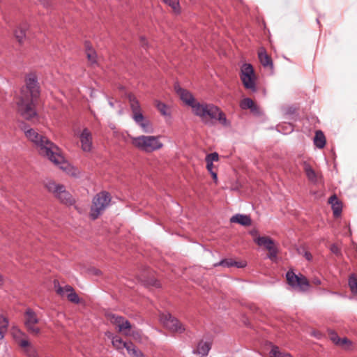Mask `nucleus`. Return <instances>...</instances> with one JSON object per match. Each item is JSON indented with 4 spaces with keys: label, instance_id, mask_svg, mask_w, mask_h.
<instances>
[{
    "label": "nucleus",
    "instance_id": "obj_8",
    "mask_svg": "<svg viewBox=\"0 0 357 357\" xmlns=\"http://www.w3.org/2000/svg\"><path fill=\"white\" fill-rule=\"evenodd\" d=\"M286 278L291 287L298 289L301 291H306L310 287L308 280L302 274L296 275L293 271H289L286 273Z\"/></svg>",
    "mask_w": 357,
    "mask_h": 357
},
{
    "label": "nucleus",
    "instance_id": "obj_33",
    "mask_svg": "<svg viewBox=\"0 0 357 357\" xmlns=\"http://www.w3.org/2000/svg\"><path fill=\"white\" fill-rule=\"evenodd\" d=\"M164 3L169 5L175 12L180 10V4L178 0H163Z\"/></svg>",
    "mask_w": 357,
    "mask_h": 357
},
{
    "label": "nucleus",
    "instance_id": "obj_9",
    "mask_svg": "<svg viewBox=\"0 0 357 357\" xmlns=\"http://www.w3.org/2000/svg\"><path fill=\"white\" fill-rule=\"evenodd\" d=\"M160 321L165 328L172 332L181 333L185 330L183 324L170 314H162L160 316Z\"/></svg>",
    "mask_w": 357,
    "mask_h": 357
},
{
    "label": "nucleus",
    "instance_id": "obj_13",
    "mask_svg": "<svg viewBox=\"0 0 357 357\" xmlns=\"http://www.w3.org/2000/svg\"><path fill=\"white\" fill-rule=\"evenodd\" d=\"M132 119L144 132L152 133L153 132V128L150 121L146 119L142 114H138L135 116H132Z\"/></svg>",
    "mask_w": 357,
    "mask_h": 357
},
{
    "label": "nucleus",
    "instance_id": "obj_18",
    "mask_svg": "<svg viewBox=\"0 0 357 357\" xmlns=\"http://www.w3.org/2000/svg\"><path fill=\"white\" fill-rule=\"evenodd\" d=\"M28 25L24 22L19 25L15 30V36L20 44L23 43L24 39L26 37V31Z\"/></svg>",
    "mask_w": 357,
    "mask_h": 357
},
{
    "label": "nucleus",
    "instance_id": "obj_53",
    "mask_svg": "<svg viewBox=\"0 0 357 357\" xmlns=\"http://www.w3.org/2000/svg\"><path fill=\"white\" fill-rule=\"evenodd\" d=\"M3 276L0 274V286L3 284Z\"/></svg>",
    "mask_w": 357,
    "mask_h": 357
},
{
    "label": "nucleus",
    "instance_id": "obj_26",
    "mask_svg": "<svg viewBox=\"0 0 357 357\" xmlns=\"http://www.w3.org/2000/svg\"><path fill=\"white\" fill-rule=\"evenodd\" d=\"M126 350L129 355L132 357H144L143 353L139 350L131 342H129Z\"/></svg>",
    "mask_w": 357,
    "mask_h": 357
},
{
    "label": "nucleus",
    "instance_id": "obj_38",
    "mask_svg": "<svg viewBox=\"0 0 357 357\" xmlns=\"http://www.w3.org/2000/svg\"><path fill=\"white\" fill-rule=\"evenodd\" d=\"M156 107L162 115H167V106L165 104L158 102L156 105Z\"/></svg>",
    "mask_w": 357,
    "mask_h": 357
},
{
    "label": "nucleus",
    "instance_id": "obj_11",
    "mask_svg": "<svg viewBox=\"0 0 357 357\" xmlns=\"http://www.w3.org/2000/svg\"><path fill=\"white\" fill-rule=\"evenodd\" d=\"M174 90L176 93L179 96L180 98L188 105L192 108V105L197 103L192 93L188 91L181 88L179 84H176L174 85Z\"/></svg>",
    "mask_w": 357,
    "mask_h": 357
},
{
    "label": "nucleus",
    "instance_id": "obj_47",
    "mask_svg": "<svg viewBox=\"0 0 357 357\" xmlns=\"http://www.w3.org/2000/svg\"><path fill=\"white\" fill-rule=\"evenodd\" d=\"M45 7L50 6V0H38Z\"/></svg>",
    "mask_w": 357,
    "mask_h": 357
},
{
    "label": "nucleus",
    "instance_id": "obj_23",
    "mask_svg": "<svg viewBox=\"0 0 357 357\" xmlns=\"http://www.w3.org/2000/svg\"><path fill=\"white\" fill-rule=\"evenodd\" d=\"M259 59L264 67H269L271 69H273V64L272 59L266 52H259Z\"/></svg>",
    "mask_w": 357,
    "mask_h": 357
},
{
    "label": "nucleus",
    "instance_id": "obj_48",
    "mask_svg": "<svg viewBox=\"0 0 357 357\" xmlns=\"http://www.w3.org/2000/svg\"><path fill=\"white\" fill-rule=\"evenodd\" d=\"M206 168L209 172H213V164L209 162H206Z\"/></svg>",
    "mask_w": 357,
    "mask_h": 357
},
{
    "label": "nucleus",
    "instance_id": "obj_4",
    "mask_svg": "<svg viewBox=\"0 0 357 357\" xmlns=\"http://www.w3.org/2000/svg\"><path fill=\"white\" fill-rule=\"evenodd\" d=\"M192 112L195 115L199 116L202 121L208 126L214 125V119L218 112V107L208 103H200L192 105Z\"/></svg>",
    "mask_w": 357,
    "mask_h": 357
},
{
    "label": "nucleus",
    "instance_id": "obj_27",
    "mask_svg": "<svg viewBox=\"0 0 357 357\" xmlns=\"http://www.w3.org/2000/svg\"><path fill=\"white\" fill-rule=\"evenodd\" d=\"M8 320L6 317L0 316V340L3 338L4 335L8 330Z\"/></svg>",
    "mask_w": 357,
    "mask_h": 357
},
{
    "label": "nucleus",
    "instance_id": "obj_21",
    "mask_svg": "<svg viewBox=\"0 0 357 357\" xmlns=\"http://www.w3.org/2000/svg\"><path fill=\"white\" fill-rule=\"evenodd\" d=\"M128 100L132 112V116H135L138 114H142L141 112L140 105L136 98L133 95H129Z\"/></svg>",
    "mask_w": 357,
    "mask_h": 357
},
{
    "label": "nucleus",
    "instance_id": "obj_54",
    "mask_svg": "<svg viewBox=\"0 0 357 357\" xmlns=\"http://www.w3.org/2000/svg\"><path fill=\"white\" fill-rule=\"evenodd\" d=\"M288 127H289L288 132H291L293 130L292 126L291 125H289Z\"/></svg>",
    "mask_w": 357,
    "mask_h": 357
},
{
    "label": "nucleus",
    "instance_id": "obj_22",
    "mask_svg": "<svg viewBox=\"0 0 357 357\" xmlns=\"http://www.w3.org/2000/svg\"><path fill=\"white\" fill-rule=\"evenodd\" d=\"M225 266V267L236 266L238 268H243L245 265V264H243L241 262H238V261H234L231 259H225L215 264V266Z\"/></svg>",
    "mask_w": 357,
    "mask_h": 357
},
{
    "label": "nucleus",
    "instance_id": "obj_10",
    "mask_svg": "<svg viewBox=\"0 0 357 357\" xmlns=\"http://www.w3.org/2000/svg\"><path fill=\"white\" fill-rule=\"evenodd\" d=\"M24 316V324L27 331L33 335L39 334L40 333V329L35 326L38 323L39 319L35 312L33 310L28 308L25 312Z\"/></svg>",
    "mask_w": 357,
    "mask_h": 357
},
{
    "label": "nucleus",
    "instance_id": "obj_19",
    "mask_svg": "<svg viewBox=\"0 0 357 357\" xmlns=\"http://www.w3.org/2000/svg\"><path fill=\"white\" fill-rule=\"evenodd\" d=\"M211 348V345L209 342L202 340L198 343L197 349L194 353L198 354L202 356H206Z\"/></svg>",
    "mask_w": 357,
    "mask_h": 357
},
{
    "label": "nucleus",
    "instance_id": "obj_14",
    "mask_svg": "<svg viewBox=\"0 0 357 357\" xmlns=\"http://www.w3.org/2000/svg\"><path fill=\"white\" fill-rule=\"evenodd\" d=\"M19 344L28 357H39L36 348L28 340H22L20 341Z\"/></svg>",
    "mask_w": 357,
    "mask_h": 357
},
{
    "label": "nucleus",
    "instance_id": "obj_34",
    "mask_svg": "<svg viewBox=\"0 0 357 357\" xmlns=\"http://www.w3.org/2000/svg\"><path fill=\"white\" fill-rule=\"evenodd\" d=\"M218 159H219V155H218V153H216V152L209 153L206 156V162H209L211 163H213V162L218 161Z\"/></svg>",
    "mask_w": 357,
    "mask_h": 357
},
{
    "label": "nucleus",
    "instance_id": "obj_29",
    "mask_svg": "<svg viewBox=\"0 0 357 357\" xmlns=\"http://www.w3.org/2000/svg\"><path fill=\"white\" fill-rule=\"evenodd\" d=\"M217 120L219 121V122L225 126H229V123L225 114L219 108L218 112L215 116L214 121Z\"/></svg>",
    "mask_w": 357,
    "mask_h": 357
},
{
    "label": "nucleus",
    "instance_id": "obj_12",
    "mask_svg": "<svg viewBox=\"0 0 357 357\" xmlns=\"http://www.w3.org/2000/svg\"><path fill=\"white\" fill-rule=\"evenodd\" d=\"M82 149L89 152L92 149V135L88 128H84L79 135Z\"/></svg>",
    "mask_w": 357,
    "mask_h": 357
},
{
    "label": "nucleus",
    "instance_id": "obj_7",
    "mask_svg": "<svg viewBox=\"0 0 357 357\" xmlns=\"http://www.w3.org/2000/svg\"><path fill=\"white\" fill-rule=\"evenodd\" d=\"M45 187L49 192L53 193L63 204L67 205L74 204L75 200L73 197L66 190L63 185L56 184L53 181H48L45 183Z\"/></svg>",
    "mask_w": 357,
    "mask_h": 357
},
{
    "label": "nucleus",
    "instance_id": "obj_3",
    "mask_svg": "<svg viewBox=\"0 0 357 357\" xmlns=\"http://www.w3.org/2000/svg\"><path fill=\"white\" fill-rule=\"evenodd\" d=\"M131 144L139 150L146 153L155 151L163 146L160 137L153 135L131 137Z\"/></svg>",
    "mask_w": 357,
    "mask_h": 357
},
{
    "label": "nucleus",
    "instance_id": "obj_43",
    "mask_svg": "<svg viewBox=\"0 0 357 357\" xmlns=\"http://www.w3.org/2000/svg\"><path fill=\"white\" fill-rule=\"evenodd\" d=\"M147 284L150 285V286L155 287H160V282L158 280H157L156 279H155V278H150L147 281Z\"/></svg>",
    "mask_w": 357,
    "mask_h": 357
},
{
    "label": "nucleus",
    "instance_id": "obj_44",
    "mask_svg": "<svg viewBox=\"0 0 357 357\" xmlns=\"http://www.w3.org/2000/svg\"><path fill=\"white\" fill-rule=\"evenodd\" d=\"M300 253L303 254L307 261H311L312 259V256L311 253L309 252L308 251L305 250V249H303L302 252L300 251Z\"/></svg>",
    "mask_w": 357,
    "mask_h": 357
},
{
    "label": "nucleus",
    "instance_id": "obj_42",
    "mask_svg": "<svg viewBox=\"0 0 357 357\" xmlns=\"http://www.w3.org/2000/svg\"><path fill=\"white\" fill-rule=\"evenodd\" d=\"M330 250L333 254L338 257L342 255L341 250L336 244H332L330 247Z\"/></svg>",
    "mask_w": 357,
    "mask_h": 357
},
{
    "label": "nucleus",
    "instance_id": "obj_56",
    "mask_svg": "<svg viewBox=\"0 0 357 357\" xmlns=\"http://www.w3.org/2000/svg\"><path fill=\"white\" fill-rule=\"evenodd\" d=\"M331 294H336L337 293L336 292H332V291H330Z\"/></svg>",
    "mask_w": 357,
    "mask_h": 357
},
{
    "label": "nucleus",
    "instance_id": "obj_24",
    "mask_svg": "<svg viewBox=\"0 0 357 357\" xmlns=\"http://www.w3.org/2000/svg\"><path fill=\"white\" fill-rule=\"evenodd\" d=\"M314 144L319 148L322 149L326 144V138L324 133L321 130H317L314 137Z\"/></svg>",
    "mask_w": 357,
    "mask_h": 357
},
{
    "label": "nucleus",
    "instance_id": "obj_35",
    "mask_svg": "<svg viewBox=\"0 0 357 357\" xmlns=\"http://www.w3.org/2000/svg\"><path fill=\"white\" fill-rule=\"evenodd\" d=\"M124 319L125 318L123 317L112 314L111 316L110 320L113 324H116L118 326V328H119V325H121V322L124 320Z\"/></svg>",
    "mask_w": 357,
    "mask_h": 357
},
{
    "label": "nucleus",
    "instance_id": "obj_1",
    "mask_svg": "<svg viewBox=\"0 0 357 357\" xmlns=\"http://www.w3.org/2000/svg\"><path fill=\"white\" fill-rule=\"evenodd\" d=\"M22 129L26 138L33 144L38 153L49 159L60 169L67 171L69 164L65 160L60 153L59 148L47 137L39 134L33 128H28L24 126Z\"/></svg>",
    "mask_w": 357,
    "mask_h": 357
},
{
    "label": "nucleus",
    "instance_id": "obj_51",
    "mask_svg": "<svg viewBox=\"0 0 357 357\" xmlns=\"http://www.w3.org/2000/svg\"><path fill=\"white\" fill-rule=\"evenodd\" d=\"M281 357H293L291 354L287 353H282Z\"/></svg>",
    "mask_w": 357,
    "mask_h": 357
},
{
    "label": "nucleus",
    "instance_id": "obj_15",
    "mask_svg": "<svg viewBox=\"0 0 357 357\" xmlns=\"http://www.w3.org/2000/svg\"><path fill=\"white\" fill-rule=\"evenodd\" d=\"M231 222L238 223L243 226H249L252 223L250 216L243 214H236L230 219Z\"/></svg>",
    "mask_w": 357,
    "mask_h": 357
},
{
    "label": "nucleus",
    "instance_id": "obj_31",
    "mask_svg": "<svg viewBox=\"0 0 357 357\" xmlns=\"http://www.w3.org/2000/svg\"><path fill=\"white\" fill-rule=\"evenodd\" d=\"M349 287L353 294H357V279L354 274L349 278Z\"/></svg>",
    "mask_w": 357,
    "mask_h": 357
},
{
    "label": "nucleus",
    "instance_id": "obj_39",
    "mask_svg": "<svg viewBox=\"0 0 357 357\" xmlns=\"http://www.w3.org/2000/svg\"><path fill=\"white\" fill-rule=\"evenodd\" d=\"M351 344V342L346 337L340 338V341L339 342V346L342 347L344 349H348Z\"/></svg>",
    "mask_w": 357,
    "mask_h": 357
},
{
    "label": "nucleus",
    "instance_id": "obj_5",
    "mask_svg": "<svg viewBox=\"0 0 357 357\" xmlns=\"http://www.w3.org/2000/svg\"><path fill=\"white\" fill-rule=\"evenodd\" d=\"M111 202V196L106 191H102L93 197L90 209V217L92 220L97 219Z\"/></svg>",
    "mask_w": 357,
    "mask_h": 357
},
{
    "label": "nucleus",
    "instance_id": "obj_32",
    "mask_svg": "<svg viewBox=\"0 0 357 357\" xmlns=\"http://www.w3.org/2000/svg\"><path fill=\"white\" fill-rule=\"evenodd\" d=\"M86 55H87L89 61H90L92 64L95 63L96 62V52L89 47L88 44L86 45Z\"/></svg>",
    "mask_w": 357,
    "mask_h": 357
},
{
    "label": "nucleus",
    "instance_id": "obj_46",
    "mask_svg": "<svg viewBox=\"0 0 357 357\" xmlns=\"http://www.w3.org/2000/svg\"><path fill=\"white\" fill-rule=\"evenodd\" d=\"M63 289V293L66 292V293L69 294V293L74 291L73 288L70 285H66Z\"/></svg>",
    "mask_w": 357,
    "mask_h": 357
},
{
    "label": "nucleus",
    "instance_id": "obj_16",
    "mask_svg": "<svg viewBox=\"0 0 357 357\" xmlns=\"http://www.w3.org/2000/svg\"><path fill=\"white\" fill-rule=\"evenodd\" d=\"M328 203L331 204L334 215L340 216L342 213V204L335 195L329 198Z\"/></svg>",
    "mask_w": 357,
    "mask_h": 357
},
{
    "label": "nucleus",
    "instance_id": "obj_30",
    "mask_svg": "<svg viewBox=\"0 0 357 357\" xmlns=\"http://www.w3.org/2000/svg\"><path fill=\"white\" fill-rule=\"evenodd\" d=\"M131 328V324L130 321L126 319L121 322V325H119V331L120 332H123L126 335H130V333L126 330H130Z\"/></svg>",
    "mask_w": 357,
    "mask_h": 357
},
{
    "label": "nucleus",
    "instance_id": "obj_6",
    "mask_svg": "<svg viewBox=\"0 0 357 357\" xmlns=\"http://www.w3.org/2000/svg\"><path fill=\"white\" fill-rule=\"evenodd\" d=\"M241 79L244 87L252 92H256V76L253 67L250 63H244L241 68Z\"/></svg>",
    "mask_w": 357,
    "mask_h": 357
},
{
    "label": "nucleus",
    "instance_id": "obj_36",
    "mask_svg": "<svg viewBox=\"0 0 357 357\" xmlns=\"http://www.w3.org/2000/svg\"><path fill=\"white\" fill-rule=\"evenodd\" d=\"M67 298L72 303H79V296L75 292V291L73 292L68 294H67Z\"/></svg>",
    "mask_w": 357,
    "mask_h": 357
},
{
    "label": "nucleus",
    "instance_id": "obj_55",
    "mask_svg": "<svg viewBox=\"0 0 357 357\" xmlns=\"http://www.w3.org/2000/svg\"><path fill=\"white\" fill-rule=\"evenodd\" d=\"M109 105L112 107H114V102L112 101H109Z\"/></svg>",
    "mask_w": 357,
    "mask_h": 357
},
{
    "label": "nucleus",
    "instance_id": "obj_28",
    "mask_svg": "<svg viewBox=\"0 0 357 357\" xmlns=\"http://www.w3.org/2000/svg\"><path fill=\"white\" fill-rule=\"evenodd\" d=\"M240 107L243 109H250L252 111L255 109V103L250 98L243 99L240 103Z\"/></svg>",
    "mask_w": 357,
    "mask_h": 357
},
{
    "label": "nucleus",
    "instance_id": "obj_20",
    "mask_svg": "<svg viewBox=\"0 0 357 357\" xmlns=\"http://www.w3.org/2000/svg\"><path fill=\"white\" fill-rule=\"evenodd\" d=\"M255 241L258 245L264 246L267 250H271V248L274 246V241L268 236H259Z\"/></svg>",
    "mask_w": 357,
    "mask_h": 357
},
{
    "label": "nucleus",
    "instance_id": "obj_2",
    "mask_svg": "<svg viewBox=\"0 0 357 357\" xmlns=\"http://www.w3.org/2000/svg\"><path fill=\"white\" fill-rule=\"evenodd\" d=\"M40 94L37 77L29 74L26 79V86L22 87L17 101L18 113L26 120H32L37 116L35 101Z\"/></svg>",
    "mask_w": 357,
    "mask_h": 357
},
{
    "label": "nucleus",
    "instance_id": "obj_45",
    "mask_svg": "<svg viewBox=\"0 0 357 357\" xmlns=\"http://www.w3.org/2000/svg\"><path fill=\"white\" fill-rule=\"evenodd\" d=\"M331 340L333 341L334 344L337 345L339 342L340 341V337H339L335 333H333L331 335Z\"/></svg>",
    "mask_w": 357,
    "mask_h": 357
},
{
    "label": "nucleus",
    "instance_id": "obj_52",
    "mask_svg": "<svg viewBox=\"0 0 357 357\" xmlns=\"http://www.w3.org/2000/svg\"><path fill=\"white\" fill-rule=\"evenodd\" d=\"M141 43H142V45L145 46L146 45V40H145V38H141Z\"/></svg>",
    "mask_w": 357,
    "mask_h": 357
},
{
    "label": "nucleus",
    "instance_id": "obj_40",
    "mask_svg": "<svg viewBox=\"0 0 357 357\" xmlns=\"http://www.w3.org/2000/svg\"><path fill=\"white\" fill-rule=\"evenodd\" d=\"M270 354L273 357H281L282 352H281L278 347H273Z\"/></svg>",
    "mask_w": 357,
    "mask_h": 357
},
{
    "label": "nucleus",
    "instance_id": "obj_49",
    "mask_svg": "<svg viewBox=\"0 0 357 357\" xmlns=\"http://www.w3.org/2000/svg\"><path fill=\"white\" fill-rule=\"evenodd\" d=\"M312 282L315 285H319L321 284V281L320 279L315 278L312 280Z\"/></svg>",
    "mask_w": 357,
    "mask_h": 357
},
{
    "label": "nucleus",
    "instance_id": "obj_25",
    "mask_svg": "<svg viewBox=\"0 0 357 357\" xmlns=\"http://www.w3.org/2000/svg\"><path fill=\"white\" fill-rule=\"evenodd\" d=\"M112 343L116 349L121 350L124 348L126 349L129 344V342H124L120 337L116 335L112 337Z\"/></svg>",
    "mask_w": 357,
    "mask_h": 357
},
{
    "label": "nucleus",
    "instance_id": "obj_41",
    "mask_svg": "<svg viewBox=\"0 0 357 357\" xmlns=\"http://www.w3.org/2000/svg\"><path fill=\"white\" fill-rule=\"evenodd\" d=\"M54 287L58 294L61 296L63 295V289L60 286L59 281L56 280H54Z\"/></svg>",
    "mask_w": 357,
    "mask_h": 357
},
{
    "label": "nucleus",
    "instance_id": "obj_50",
    "mask_svg": "<svg viewBox=\"0 0 357 357\" xmlns=\"http://www.w3.org/2000/svg\"><path fill=\"white\" fill-rule=\"evenodd\" d=\"M214 180H217V174L214 172H210Z\"/></svg>",
    "mask_w": 357,
    "mask_h": 357
},
{
    "label": "nucleus",
    "instance_id": "obj_37",
    "mask_svg": "<svg viewBox=\"0 0 357 357\" xmlns=\"http://www.w3.org/2000/svg\"><path fill=\"white\" fill-rule=\"evenodd\" d=\"M269 253L268 255V257L271 260H275L277 257L278 250L277 248L275 246H273L271 248V250H268Z\"/></svg>",
    "mask_w": 357,
    "mask_h": 357
},
{
    "label": "nucleus",
    "instance_id": "obj_17",
    "mask_svg": "<svg viewBox=\"0 0 357 357\" xmlns=\"http://www.w3.org/2000/svg\"><path fill=\"white\" fill-rule=\"evenodd\" d=\"M303 167L308 180L313 183H318V174L314 172V170L311 167V166L308 163L305 162L303 164Z\"/></svg>",
    "mask_w": 357,
    "mask_h": 357
}]
</instances>
